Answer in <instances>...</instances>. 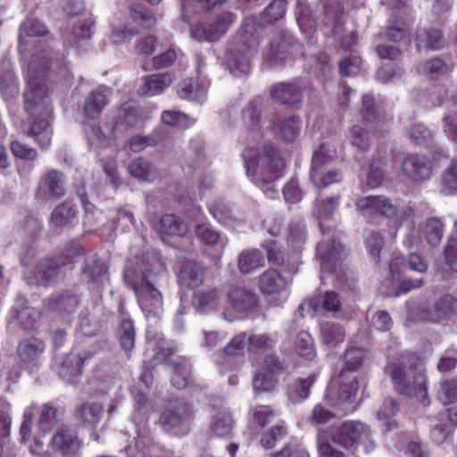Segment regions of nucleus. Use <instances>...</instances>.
Masks as SVG:
<instances>
[{"mask_svg":"<svg viewBox=\"0 0 457 457\" xmlns=\"http://www.w3.org/2000/svg\"><path fill=\"white\" fill-rule=\"evenodd\" d=\"M141 117V110L136 103L123 104L118 112V124L127 128L134 127Z\"/></svg>","mask_w":457,"mask_h":457,"instance_id":"obj_50","label":"nucleus"},{"mask_svg":"<svg viewBox=\"0 0 457 457\" xmlns=\"http://www.w3.org/2000/svg\"><path fill=\"white\" fill-rule=\"evenodd\" d=\"M310 178L316 187H328L334 183L342 181L343 173L339 170H331L327 171L322 170L316 173H310Z\"/></svg>","mask_w":457,"mask_h":457,"instance_id":"obj_54","label":"nucleus"},{"mask_svg":"<svg viewBox=\"0 0 457 457\" xmlns=\"http://www.w3.org/2000/svg\"><path fill=\"white\" fill-rule=\"evenodd\" d=\"M271 96L283 104L298 108L303 101V87L298 83L280 82L272 86Z\"/></svg>","mask_w":457,"mask_h":457,"instance_id":"obj_23","label":"nucleus"},{"mask_svg":"<svg viewBox=\"0 0 457 457\" xmlns=\"http://www.w3.org/2000/svg\"><path fill=\"white\" fill-rule=\"evenodd\" d=\"M95 32V21L92 18L79 21L66 36L65 44L70 47L85 48Z\"/></svg>","mask_w":457,"mask_h":457,"instance_id":"obj_24","label":"nucleus"},{"mask_svg":"<svg viewBox=\"0 0 457 457\" xmlns=\"http://www.w3.org/2000/svg\"><path fill=\"white\" fill-rule=\"evenodd\" d=\"M346 247L334 237L323 239L317 246V255L320 260V269L331 272L335 267L336 261L345 256Z\"/></svg>","mask_w":457,"mask_h":457,"instance_id":"obj_20","label":"nucleus"},{"mask_svg":"<svg viewBox=\"0 0 457 457\" xmlns=\"http://www.w3.org/2000/svg\"><path fill=\"white\" fill-rule=\"evenodd\" d=\"M360 112L361 115V122L370 125V129H381L391 120L377 112L374 98L370 95H366L362 97Z\"/></svg>","mask_w":457,"mask_h":457,"instance_id":"obj_28","label":"nucleus"},{"mask_svg":"<svg viewBox=\"0 0 457 457\" xmlns=\"http://www.w3.org/2000/svg\"><path fill=\"white\" fill-rule=\"evenodd\" d=\"M235 19L231 12H222L212 22H202L192 27L191 35L199 41H215L228 31Z\"/></svg>","mask_w":457,"mask_h":457,"instance_id":"obj_11","label":"nucleus"},{"mask_svg":"<svg viewBox=\"0 0 457 457\" xmlns=\"http://www.w3.org/2000/svg\"><path fill=\"white\" fill-rule=\"evenodd\" d=\"M195 232L197 239L207 245H215L221 242L220 233L210 224L197 225Z\"/></svg>","mask_w":457,"mask_h":457,"instance_id":"obj_62","label":"nucleus"},{"mask_svg":"<svg viewBox=\"0 0 457 457\" xmlns=\"http://www.w3.org/2000/svg\"><path fill=\"white\" fill-rule=\"evenodd\" d=\"M262 106L260 98L250 101L242 111L243 122L249 131H258L262 128Z\"/></svg>","mask_w":457,"mask_h":457,"instance_id":"obj_37","label":"nucleus"},{"mask_svg":"<svg viewBox=\"0 0 457 457\" xmlns=\"http://www.w3.org/2000/svg\"><path fill=\"white\" fill-rule=\"evenodd\" d=\"M219 296L220 294L216 288L198 290L192 295V304L199 312H206L217 306Z\"/></svg>","mask_w":457,"mask_h":457,"instance_id":"obj_40","label":"nucleus"},{"mask_svg":"<svg viewBox=\"0 0 457 457\" xmlns=\"http://www.w3.org/2000/svg\"><path fill=\"white\" fill-rule=\"evenodd\" d=\"M403 265L411 270L424 273L428 270L426 262L417 253H411L407 257H395L390 262V271L392 276L398 274L397 267Z\"/></svg>","mask_w":457,"mask_h":457,"instance_id":"obj_45","label":"nucleus"},{"mask_svg":"<svg viewBox=\"0 0 457 457\" xmlns=\"http://www.w3.org/2000/svg\"><path fill=\"white\" fill-rule=\"evenodd\" d=\"M135 337L136 330L133 321L129 319H122L120 322L119 338L122 349L129 357L134 348Z\"/></svg>","mask_w":457,"mask_h":457,"instance_id":"obj_49","label":"nucleus"},{"mask_svg":"<svg viewBox=\"0 0 457 457\" xmlns=\"http://www.w3.org/2000/svg\"><path fill=\"white\" fill-rule=\"evenodd\" d=\"M104 346V341H97L93 349L80 352H71L62 361L59 370L60 377L68 383H73L82 373L84 363L92 359Z\"/></svg>","mask_w":457,"mask_h":457,"instance_id":"obj_10","label":"nucleus"},{"mask_svg":"<svg viewBox=\"0 0 457 457\" xmlns=\"http://www.w3.org/2000/svg\"><path fill=\"white\" fill-rule=\"evenodd\" d=\"M437 396L444 404H450L455 402L457 400V381L446 379L441 382Z\"/></svg>","mask_w":457,"mask_h":457,"instance_id":"obj_63","label":"nucleus"},{"mask_svg":"<svg viewBox=\"0 0 457 457\" xmlns=\"http://www.w3.org/2000/svg\"><path fill=\"white\" fill-rule=\"evenodd\" d=\"M178 94L182 99L203 103L206 100L207 89L197 80L187 79L178 85Z\"/></svg>","mask_w":457,"mask_h":457,"instance_id":"obj_36","label":"nucleus"},{"mask_svg":"<svg viewBox=\"0 0 457 457\" xmlns=\"http://www.w3.org/2000/svg\"><path fill=\"white\" fill-rule=\"evenodd\" d=\"M457 314V296L451 294H445L440 296L435 304L422 312V319L439 322L443 318Z\"/></svg>","mask_w":457,"mask_h":457,"instance_id":"obj_22","label":"nucleus"},{"mask_svg":"<svg viewBox=\"0 0 457 457\" xmlns=\"http://www.w3.org/2000/svg\"><path fill=\"white\" fill-rule=\"evenodd\" d=\"M174 81V76L170 72L152 74L144 78L141 88L145 96H157L162 94Z\"/></svg>","mask_w":457,"mask_h":457,"instance_id":"obj_32","label":"nucleus"},{"mask_svg":"<svg viewBox=\"0 0 457 457\" xmlns=\"http://www.w3.org/2000/svg\"><path fill=\"white\" fill-rule=\"evenodd\" d=\"M45 344L37 338L25 339L20 342L17 351L23 362L36 361L44 353Z\"/></svg>","mask_w":457,"mask_h":457,"instance_id":"obj_39","label":"nucleus"},{"mask_svg":"<svg viewBox=\"0 0 457 457\" xmlns=\"http://www.w3.org/2000/svg\"><path fill=\"white\" fill-rule=\"evenodd\" d=\"M109 103V97L104 90L92 91L84 103V112L88 118H96Z\"/></svg>","mask_w":457,"mask_h":457,"instance_id":"obj_42","label":"nucleus"},{"mask_svg":"<svg viewBox=\"0 0 457 457\" xmlns=\"http://www.w3.org/2000/svg\"><path fill=\"white\" fill-rule=\"evenodd\" d=\"M340 203V195H334L317 199L315 202L314 214L319 218L328 219L337 210Z\"/></svg>","mask_w":457,"mask_h":457,"instance_id":"obj_56","label":"nucleus"},{"mask_svg":"<svg viewBox=\"0 0 457 457\" xmlns=\"http://www.w3.org/2000/svg\"><path fill=\"white\" fill-rule=\"evenodd\" d=\"M228 300L236 312L247 314L258 307L260 298L253 289L237 286L229 289Z\"/></svg>","mask_w":457,"mask_h":457,"instance_id":"obj_21","label":"nucleus"},{"mask_svg":"<svg viewBox=\"0 0 457 457\" xmlns=\"http://www.w3.org/2000/svg\"><path fill=\"white\" fill-rule=\"evenodd\" d=\"M287 286V279L275 269H268L259 276V287L263 294L280 293Z\"/></svg>","mask_w":457,"mask_h":457,"instance_id":"obj_30","label":"nucleus"},{"mask_svg":"<svg viewBox=\"0 0 457 457\" xmlns=\"http://www.w3.org/2000/svg\"><path fill=\"white\" fill-rule=\"evenodd\" d=\"M159 231L168 236L184 237L188 232V225L179 216L163 214L160 220Z\"/></svg>","mask_w":457,"mask_h":457,"instance_id":"obj_38","label":"nucleus"},{"mask_svg":"<svg viewBox=\"0 0 457 457\" xmlns=\"http://www.w3.org/2000/svg\"><path fill=\"white\" fill-rule=\"evenodd\" d=\"M237 38L238 40L237 49H229L227 52L226 64L234 76L246 75L250 71L249 56L256 52L250 50L248 44H245L241 37V29L238 31Z\"/></svg>","mask_w":457,"mask_h":457,"instance_id":"obj_18","label":"nucleus"},{"mask_svg":"<svg viewBox=\"0 0 457 457\" xmlns=\"http://www.w3.org/2000/svg\"><path fill=\"white\" fill-rule=\"evenodd\" d=\"M166 278V272L156 273L149 269L143 259H129L123 271V279L137 299L138 304L146 317H158L162 312L163 301L157 288L159 280Z\"/></svg>","mask_w":457,"mask_h":457,"instance_id":"obj_2","label":"nucleus"},{"mask_svg":"<svg viewBox=\"0 0 457 457\" xmlns=\"http://www.w3.org/2000/svg\"><path fill=\"white\" fill-rule=\"evenodd\" d=\"M364 352L361 348H348L345 353V365L341 370L342 378L357 370L362 364Z\"/></svg>","mask_w":457,"mask_h":457,"instance_id":"obj_53","label":"nucleus"},{"mask_svg":"<svg viewBox=\"0 0 457 457\" xmlns=\"http://www.w3.org/2000/svg\"><path fill=\"white\" fill-rule=\"evenodd\" d=\"M455 237H450L445 248V261L448 268L457 271V220L454 222Z\"/></svg>","mask_w":457,"mask_h":457,"instance_id":"obj_64","label":"nucleus"},{"mask_svg":"<svg viewBox=\"0 0 457 457\" xmlns=\"http://www.w3.org/2000/svg\"><path fill=\"white\" fill-rule=\"evenodd\" d=\"M408 356L402 355L393 359L386 366L396 390L406 396L417 398L422 405L427 406L430 401L427 394V378L421 371H416L411 367L407 368Z\"/></svg>","mask_w":457,"mask_h":457,"instance_id":"obj_5","label":"nucleus"},{"mask_svg":"<svg viewBox=\"0 0 457 457\" xmlns=\"http://www.w3.org/2000/svg\"><path fill=\"white\" fill-rule=\"evenodd\" d=\"M309 305L313 309L314 312H318L320 309L328 312H336L340 306V301L337 295L333 291L326 292V294L319 298H313L309 301Z\"/></svg>","mask_w":457,"mask_h":457,"instance_id":"obj_57","label":"nucleus"},{"mask_svg":"<svg viewBox=\"0 0 457 457\" xmlns=\"http://www.w3.org/2000/svg\"><path fill=\"white\" fill-rule=\"evenodd\" d=\"M84 253L83 247L79 244H71L63 252L55 257L41 259L34 270L38 284L48 286L53 283L64 267L72 266L74 259Z\"/></svg>","mask_w":457,"mask_h":457,"instance_id":"obj_7","label":"nucleus"},{"mask_svg":"<svg viewBox=\"0 0 457 457\" xmlns=\"http://www.w3.org/2000/svg\"><path fill=\"white\" fill-rule=\"evenodd\" d=\"M264 265L265 258L258 249L244 250L237 258V268L243 274H249Z\"/></svg>","mask_w":457,"mask_h":457,"instance_id":"obj_34","label":"nucleus"},{"mask_svg":"<svg viewBox=\"0 0 457 457\" xmlns=\"http://www.w3.org/2000/svg\"><path fill=\"white\" fill-rule=\"evenodd\" d=\"M279 130L284 140L287 142L295 141L300 134L299 117L293 115L286 118L281 122Z\"/></svg>","mask_w":457,"mask_h":457,"instance_id":"obj_60","label":"nucleus"},{"mask_svg":"<svg viewBox=\"0 0 457 457\" xmlns=\"http://www.w3.org/2000/svg\"><path fill=\"white\" fill-rule=\"evenodd\" d=\"M64 410L54 405L53 403H44L40 410L38 424L41 430L45 433L54 428L58 423L62 421Z\"/></svg>","mask_w":457,"mask_h":457,"instance_id":"obj_35","label":"nucleus"},{"mask_svg":"<svg viewBox=\"0 0 457 457\" xmlns=\"http://www.w3.org/2000/svg\"><path fill=\"white\" fill-rule=\"evenodd\" d=\"M445 45V39L439 29L431 28L421 31L417 36V49L439 50Z\"/></svg>","mask_w":457,"mask_h":457,"instance_id":"obj_43","label":"nucleus"},{"mask_svg":"<svg viewBox=\"0 0 457 457\" xmlns=\"http://www.w3.org/2000/svg\"><path fill=\"white\" fill-rule=\"evenodd\" d=\"M360 387V382L357 377L346 375L342 378V374L335 378L329 384L326 398L331 402L332 405L343 403H353L357 395Z\"/></svg>","mask_w":457,"mask_h":457,"instance_id":"obj_13","label":"nucleus"},{"mask_svg":"<svg viewBox=\"0 0 457 457\" xmlns=\"http://www.w3.org/2000/svg\"><path fill=\"white\" fill-rule=\"evenodd\" d=\"M178 280L180 286L188 288H196L204 281V267L197 262H186L180 270Z\"/></svg>","mask_w":457,"mask_h":457,"instance_id":"obj_27","label":"nucleus"},{"mask_svg":"<svg viewBox=\"0 0 457 457\" xmlns=\"http://www.w3.org/2000/svg\"><path fill=\"white\" fill-rule=\"evenodd\" d=\"M356 206L365 216L380 215L389 220L396 219L395 226L398 227L401 224L398 219V206L385 195L359 197L356 200Z\"/></svg>","mask_w":457,"mask_h":457,"instance_id":"obj_9","label":"nucleus"},{"mask_svg":"<svg viewBox=\"0 0 457 457\" xmlns=\"http://www.w3.org/2000/svg\"><path fill=\"white\" fill-rule=\"evenodd\" d=\"M411 34V19L408 16L395 15L388 21L386 37L395 43L409 39Z\"/></svg>","mask_w":457,"mask_h":457,"instance_id":"obj_29","label":"nucleus"},{"mask_svg":"<svg viewBox=\"0 0 457 457\" xmlns=\"http://www.w3.org/2000/svg\"><path fill=\"white\" fill-rule=\"evenodd\" d=\"M242 156L246 175L256 185L271 184L283 175L285 162L272 145H265L262 151L247 147Z\"/></svg>","mask_w":457,"mask_h":457,"instance_id":"obj_4","label":"nucleus"},{"mask_svg":"<svg viewBox=\"0 0 457 457\" xmlns=\"http://www.w3.org/2000/svg\"><path fill=\"white\" fill-rule=\"evenodd\" d=\"M316 376L312 374L306 378L295 380L289 387L288 395L292 403L305 400L310 395V388L314 384Z\"/></svg>","mask_w":457,"mask_h":457,"instance_id":"obj_48","label":"nucleus"},{"mask_svg":"<svg viewBox=\"0 0 457 457\" xmlns=\"http://www.w3.org/2000/svg\"><path fill=\"white\" fill-rule=\"evenodd\" d=\"M81 275L87 282L102 284L107 280V265L97 254L87 255L84 260Z\"/></svg>","mask_w":457,"mask_h":457,"instance_id":"obj_25","label":"nucleus"},{"mask_svg":"<svg viewBox=\"0 0 457 457\" xmlns=\"http://www.w3.org/2000/svg\"><path fill=\"white\" fill-rule=\"evenodd\" d=\"M177 349L160 344L157 352L153 355L152 363H167L173 369L171 382L178 389L185 388L190 378L191 366L188 361L176 354Z\"/></svg>","mask_w":457,"mask_h":457,"instance_id":"obj_8","label":"nucleus"},{"mask_svg":"<svg viewBox=\"0 0 457 457\" xmlns=\"http://www.w3.org/2000/svg\"><path fill=\"white\" fill-rule=\"evenodd\" d=\"M246 350H249V340L245 333L235 336L223 348V352L231 356L243 355Z\"/></svg>","mask_w":457,"mask_h":457,"instance_id":"obj_61","label":"nucleus"},{"mask_svg":"<svg viewBox=\"0 0 457 457\" xmlns=\"http://www.w3.org/2000/svg\"><path fill=\"white\" fill-rule=\"evenodd\" d=\"M47 32L46 27L37 19H27L20 26L19 45L20 48L24 41V37H40Z\"/></svg>","mask_w":457,"mask_h":457,"instance_id":"obj_55","label":"nucleus"},{"mask_svg":"<svg viewBox=\"0 0 457 457\" xmlns=\"http://www.w3.org/2000/svg\"><path fill=\"white\" fill-rule=\"evenodd\" d=\"M77 211L72 203L65 201L58 204L52 212L50 223L55 228H62L71 224L76 218Z\"/></svg>","mask_w":457,"mask_h":457,"instance_id":"obj_41","label":"nucleus"},{"mask_svg":"<svg viewBox=\"0 0 457 457\" xmlns=\"http://www.w3.org/2000/svg\"><path fill=\"white\" fill-rule=\"evenodd\" d=\"M194 420V411L190 405L179 403L162 411L159 421L164 430L179 429L182 434L188 432V427Z\"/></svg>","mask_w":457,"mask_h":457,"instance_id":"obj_12","label":"nucleus"},{"mask_svg":"<svg viewBox=\"0 0 457 457\" xmlns=\"http://www.w3.org/2000/svg\"><path fill=\"white\" fill-rule=\"evenodd\" d=\"M295 350L302 356L312 360L316 355L314 342L312 336L306 331H301L296 337Z\"/></svg>","mask_w":457,"mask_h":457,"instance_id":"obj_59","label":"nucleus"},{"mask_svg":"<svg viewBox=\"0 0 457 457\" xmlns=\"http://www.w3.org/2000/svg\"><path fill=\"white\" fill-rule=\"evenodd\" d=\"M323 342L330 346L342 343L345 337L344 328L334 322L323 323L320 327Z\"/></svg>","mask_w":457,"mask_h":457,"instance_id":"obj_52","label":"nucleus"},{"mask_svg":"<svg viewBox=\"0 0 457 457\" xmlns=\"http://www.w3.org/2000/svg\"><path fill=\"white\" fill-rule=\"evenodd\" d=\"M401 168L404 176L415 183L426 181L432 176V162L425 154H411L405 156Z\"/></svg>","mask_w":457,"mask_h":457,"instance_id":"obj_16","label":"nucleus"},{"mask_svg":"<svg viewBox=\"0 0 457 457\" xmlns=\"http://www.w3.org/2000/svg\"><path fill=\"white\" fill-rule=\"evenodd\" d=\"M38 193L47 198H61L67 193V178L58 170L46 171L38 181Z\"/></svg>","mask_w":457,"mask_h":457,"instance_id":"obj_19","label":"nucleus"},{"mask_svg":"<svg viewBox=\"0 0 457 457\" xmlns=\"http://www.w3.org/2000/svg\"><path fill=\"white\" fill-rule=\"evenodd\" d=\"M373 130L376 129L365 123L353 125L348 134L350 144L360 152H367L371 145Z\"/></svg>","mask_w":457,"mask_h":457,"instance_id":"obj_33","label":"nucleus"},{"mask_svg":"<svg viewBox=\"0 0 457 457\" xmlns=\"http://www.w3.org/2000/svg\"><path fill=\"white\" fill-rule=\"evenodd\" d=\"M235 421L227 408L218 410L211 418L209 432L217 437H228L232 434Z\"/></svg>","mask_w":457,"mask_h":457,"instance_id":"obj_26","label":"nucleus"},{"mask_svg":"<svg viewBox=\"0 0 457 457\" xmlns=\"http://www.w3.org/2000/svg\"><path fill=\"white\" fill-rule=\"evenodd\" d=\"M17 79L12 71L9 60L0 62V90L4 93L13 94L17 91Z\"/></svg>","mask_w":457,"mask_h":457,"instance_id":"obj_51","label":"nucleus"},{"mask_svg":"<svg viewBox=\"0 0 457 457\" xmlns=\"http://www.w3.org/2000/svg\"><path fill=\"white\" fill-rule=\"evenodd\" d=\"M440 194L457 195V160L453 161L440 175Z\"/></svg>","mask_w":457,"mask_h":457,"instance_id":"obj_46","label":"nucleus"},{"mask_svg":"<svg viewBox=\"0 0 457 457\" xmlns=\"http://www.w3.org/2000/svg\"><path fill=\"white\" fill-rule=\"evenodd\" d=\"M287 11V0H273L261 14L260 21L248 17L244 20L241 27V37L250 50L258 48L262 38L264 25L273 24L282 20Z\"/></svg>","mask_w":457,"mask_h":457,"instance_id":"obj_6","label":"nucleus"},{"mask_svg":"<svg viewBox=\"0 0 457 457\" xmlns=\"http://www.w3.org/2000/svg\"><path fill=\"white\" fill-rule=\"evenodd\" d=\"M82 443L76 431L59 429L52 436L51 449L62 457H79Z\"/></svg>","mask_w":457,"mask_h":457,"instance_id":"obj_17","label":"nucleus"},{"mask_svg":"<svg viewBox=\"0 0 457 457\" xmlns=\"http://www.w3.org/2000/svg\"><path fill=\"white\" fill-rule=\"evenodd\" d=\"M369 435L368 427L361 421L350 420L337 428L318 429L317 447L320 457H344L337 447L351 448Z\"/></svg>","mask_w":457,"mask_h":457,"instance_id":"obj_3","label":"nucleus"},{"mask_svg":"<svg viewBox=\"0 0 457 457\" xmlns=\"http://www.w3.org/2000/svg\"><path fill=\"white\" fill-rule=\"evenodd\" d=\"M127 170L131 177L142 181L153 182L159 177L156 167L142 157L133 159L128 164Z\"/></svg>","mask_w":457,"mask_h":457,"instance_id":"obj_31","label":"nucleus"},{"mask_svg":"<svg viewBox=\"0 0 457 457\" xmlns=\"http://www.w3.org/2000/svg\"><path fill=\"white\" fill-rule=\"evenodd\" d=\"M104 408L97 403H86L77 408L76 415L84 424L96 425L103 415Z\"/></svg>","mask_w":457,"mask_h":457,"instance_id":"obj_47","label":"nucleus"},{"mask_svg":"<svg viewBox=\"0 0 457 457\" xmlns=\"http://www.w3.org/2000/svg\"><path fill=\"white\" fill-rule=\"evenodd\" d=\"M445 227L441 219L430 217L420 222L418 227L412 226L408 234L411 245H417L422 238L432 247L438 246L442 241Z\"/></svg>","mask_w":457,"mask_h":457,"instance_id":"obj_14","label":"nucleus"},{"mask_svg":"<svg viewBox=\"0 0 457 457\" xmlns=\"http://www.w3.org/2000/svg\"><path fill=\"white\" fill-rule=\"evenodd\" d=\"M262 246L267 251V258L270 262L287 267L290 270L295 269L294 265L291 267V257L278 241H267L262 245Z\"/></svg>","mask_w":457,"mask_h":457,"instance_id":"obj_44","label":"nucleus"},{"mask_svg":"<svg viewBox=\"0 0 457 457\" xmlns=\"http://www.w3.org/2000/svg\"><path fill=\"white\" fill-rule=\"evenodd\" d=\"M293 46L291 36L283 30H278L270 42L268 52L263 57V65L268 68L279 67L288 59L290 48Z\"/></svg>","mask_w":457,"mask_h":457,"instance_id":"obj_15","label":"nucleus"},{"mask_svg":"<svg viewBox=\"0 0 457 457\" xmlns=\"http://www.w3.org/2000/svg\"><path fill=\"white\" fill-rule=\"evenodd\" d=\"M77 295L71 293H64L50 299L51 308L57 312H73L78 306Z\"/></svg>","mask_w":457,"mask_h":457,"instance_id":"obj_58","label":"nucleus"},{"mask_svg":"<svg viewBox=\"0 0 457 457\" xmlns=\"http://www.w3.org/2000/svg\"><path fill=\"white\" fill-rule=\"evenodd\" d=\"M23 107L29 116L28 136L34 138L42 149L48 148L53 135L50 124L53 112L51 101L47 85L31 66L29 69L27 86L23 92Z\"/></svg>","mask_w":457,"mask_h":457,"instance_id":"obj_1","label":"nucleus"}]
</instances>
